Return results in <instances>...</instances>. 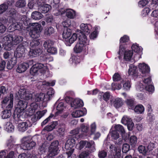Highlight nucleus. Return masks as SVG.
Listing matches in <instances>:
<instances>
[{
    "instance_id": "1",
    "label": "nucleus",
    "mask_w": 158,
    "mask_h": 158,
    "mask_svg": "<svg viewBox=\"0 0 158 158\" xmlns=\"http://www.w3.org/2000/svg\"><path fill=\"white\" fill-rule=\"evenodd\" d=\"M21 21L25 29L31 28L29 34L32 38H36L40 36V32L43 29L40 24L37 23H32L31 19L24 18H22Z\"/></svg>"
},
{
    "instance_id": "2",
    "label": "nucleus",
    "mask_w": 158,
    "mask_h": 158,
    "mask_svg": "<svg viewBox=\"0 0 158 158\" xmlns=\"http://www.w3.org/2000/svg\"><path fill=\"white\" fill-rule=\"evenodd\" d=\"M22 36L19 35L15 36L14 39L11 35H7L4 37L3 38V47L5 49L10 50L13 45L15 44V43L19 44L23 40Z\"/></svg>"
},
{
    "instance_id": "3",
    "label": "nucleus",
    "mask_w": 158,
    "mask_h": 158,
    "mask_svg": "<svg viewBox=\"0 0 158 158\" xmlns=\"http://www.w3.org/2000/svg\"><path fill=\"white\" fill-rule=\"evenodd\" d=\"M21 141V144L18 146L24 150H31L35 147L36 144L31 136L24 137L22 139Z\"/></svg>"
},
{
    "instance_id": "4",
    "label": "nucleus",
    "mask_w": 158,
    "mask_h": 158,
    "mask_svg": "<svg viewBox=\"0 0 158 158\" xmlns=\"http://www.w3.org/2000/svg\"><path fill=\"white\" fill-rule=\"evenodd\" d=\"M48 69V68L44 64L37 63L31 67L30 69V73L31 75L34 76L39 74V72L44 74Z\"/></svg>"
},
{
    "instance_id": "5",
    "label": "nucleus",
    "mask_w": 158,
    "mask_h": 158,
    "mask_svg": "<svg viewBox=\"0 0 158 158\" xmlns=\"http://www.w3.org/2000/svg\"><path fill=\"white\" fill-rule=\"evenodd\" d=\"M79 42L74 48V51L76 53H80L82 51L84 47L87 44V40L86 35H80L78 37Z\"/></svg>"
},
{
    "instance_id": "6",
    "label": "nucleus",
    "mask_w": 158,
    "mask_h": 158,
    "mask_svg": "<svg viewBox=\"0 0 158 158\" xmlns=\"http://www.w3.org/2000/svg\"><path fill=\"white\" fill-rule=\"evenodd\" d=\"M75 143V140L74 138L68 139L65 145V148L67 151L66 153L68 157H70L73 153Z\"/></svg>"
},
{
    "instance_id": "7",
    "label": "nucleus",
    "mask_w": 158,
    "mask_h": 158,
    "mask_svg": "<svg viewBox=\"0 0 158 158\" xmlns=\"http://www.w3.org/2000/svg\"><path fill=\"white\" fill-rule=\"evenodd\" d=\"M59 144L58 140H56L51 143L49 148V153L46 156L48 158H52L53 156L58 154Z\"/></svg>"
},
{
    "instance_id": "8",
    "label": "nucleus",
    "mask_w": 158,
    "mask_h": 158,
    "mask_svg": "<svg viewBox=\"0 0 158 158\" xmlns=\"http://www.w3.org/2000/svg\"><path fill=\"white\" fill-rule=\"evenodd\" d=\"M119 41L120 45L118 54L120 55H121L128 47V43L130 41V38L127 35H124L120 38Z\"/></svg>"
},
{
    "instance_id": "9",
    "label": "nucleus",
    "mask_w": 158,
    "mask_h": 158,
    "mask_svg": "<svg viewBox=\"0 0 158 158\" xmlns=\"http://www.w3.org/2000/svg\"><path fill=\"white\" fill-rule=\"evenodd\" d=\"M154 147V143H150L146 147L143 145H140L138 147V150L139 153L145 156L148 152L152 150Z\"/></svg>"
},
{
    "instance_id": "10",
    "label": "nucleus",
    "mask_w": 158,
    "mask_h": 158,
    "mask_svg": "<svg viewBox=\"0 0 158 158\" xmlns=\"http://www.w3.org/2000/svg\"><path fill=\"white\" fill-rule=\"evenodd\" d=\"M16 12V10L14 8H9L7 11V16L9 18V20L10 23H15L17 20Z\"/></svg>"
},
{
    "instance_id": "11",
    "label": "nucleus",
    "mask_w": 158,
    "mask_h": 158,
    "mask_svg": "<svg viewBox=\"0 0 158 158\" xmlns=\"http://www.w3.org/2000/svg\"><path fill=\"white\" fill-rule=\"evenodd\" d=\"M14 100V96L12 94H10L9 96H6L3 98V100L1 102L2 105V106H5L6 104L9 101V103L6 107L8 108L13 107Z\"/></svg>"
},
{
    "instance_id": "12",
    "label": "nucleus",
    "mask_w": 158,
    "mask_h": 158,
    "mask_svg": "<svg viewBox=\"0 0 158 158\" xmlns=\"http://www.w3.org/2000/svg\"><path fill=\"white\" fill-rule=\"evenodd\" d=\"M32 60L29 61L28 63L23 62L19 64L16 69V71L19 73L25 72L29 68V64H33Z\"/></svg>"
},
{
    "instance_id": "13",
    "label": "nucleus",
    "mask_w": 158,
    "mask_h": 158,
    "mask_svg": "<svg viewBox=\"0 0 158 158\" xmlns=\"http://www.w3.org/2000/svg\"><path fill=\"white\" fill-rule=\"evenodd\" d=\"M43 52V50L40 47H36L34 48H30L29 55L30 57H35L41 55Z\"/></svg>"
},
{
    "instance_id": "14",
    "label": "nucleus",
    "mask_w": 158,
    "mask_h": 158,
    "mask_svg": "<svg viewBox=\"0 0 158 158\" xmlns=\"http://www.w3.org/2000/svg\"><path fill=\"white\" fill-rule=\"evenodd\" d=\"M28 102L24 100H19L15 110L22 113L27 108Z\"/></svg>"
},
{
    "instance_id": "15",
    "label": "nucleus",
    "mask_w": 158,
    "mask_h": 158,
    "mask_svg": "<svg viewBox=\"0 0 158 158\" xmlns=\"http://www.w3.org/2000/svg\"><path fill=\"white\" fill-rule=\"evenodd\" d=\"M6 144L8 148L10 149H16L17 150V148L20 147L18 146L20 145L19 144H15V140L12 136H10V138L7 140Z\"/></svg>"
},
{
    "instance_id": "16",
    "label": "nucleus",
    "mask_w": 158,
    "mask_h": 158,
    "mask_svg": "<svg viewBox=\"0 0 158 158\" xmlns=\"http://www.w3.org/2000/svg\"><path fill=\"white\" fill-rule=\"evenodd\" d=\"M26 48L23 44H19L16 48V51L15 52V55L18 56V58H20L23 56L25 52Z\"/></svg>"
},
{
    "instance_id": "17",
    "label": "nucleus",
    "mask_w": 158,
    "mask_h": 158,
    "mask_svg": "<svg viewBox=\"0 0 158 158\" xmlns=\"http://www.w3.org/2000/svg\"><path fill=\"white\" fill-rule=\"evenodd\" d=\"M59 10L61 14H63L66 12V16L68 18L73 19L76 17V12L73 10L67 11L66 9L61 8Z\"/></svg>"
},
{
    "instance_id": "18",
    "label": "nucleus",
    "mask_w": 158,
    "mask_h": 158,
    "mask_svg": "<svg viewBox=\"0 0 158 158\" xmlns=\"http://www.w3.org/2000/svg\"><path fill=\"white\" fill-rule=\"evenodd\" d=\"M84 106V103L81 99L76 98L73 100L71 102V106L74 109L82 107Z\"/></svg>"
},
{
    "instance_id": "19",
    "label": "nucleus",
    "mask_w": 158,
    "mask_h": 158,
    "mask_svg": "<svg viewBox=\"0 0 158 158\" xmlns=\"http://www.w3.org/2000/svg\"><path fill=\"white\" fill-rule=\"evenodd\" d=\"M80 27L81 31L83 34L82 35L89 34L90 32L91 29L92 28V26L91 24H89L82 23L80 25Z\"/></svg>"
},
{
    "instance_id": "20",
    "label": "nucleus",
    "mask_w": 158,
    "mask_h": 158,
    "mask_svg": "<svg viewBox=\"0 0 158 158\" xmlns=\"http://www.w3.org/2000/svg\"><path fill=\"white\" fill-rule=\"evenodd\" d=\"M32 124H30L29 121L19 123L18 126V128L19 131L23 132L26 130L28 127H30Z\"/></svg>"
},
{
    "instance_id": "21",
    "label": "nucleus",
    "mask_w": 158,
    "mask_h": 158,
    "mask_svg": "<svg viewBox=\"0 0 158 158\" xmlns=\"http://www.w3.org/2000/svg\"><path fill=\"white\" fill-rule=\"evenodd\" d=\"M82 110H76L72 112V116L74 118H78L86 114V110L85 108H82Z\"/></svg>"
},
{
    "instance_id": "22",
    "label": "nucleus",
    "mask_w": 158,
    "mask_h": 158,
    "mask_svg": "<svg viewBox=\"0 0 158 158\" xmlns=\"http://www.w3.org/2000/svg\"><path fill=\"white\" fill-rule=\"evenodd\" d=\"M38 105L36 102H32L30 105V107L28 109V111L26 114H28L30 115H32L37 110Z\"/></svg>"
},
{
    "instance_id": "23",
    "label": "nucleus",
    "mask_w": 158,
    "mask_h": 158,
    "mask_svg": "<svg viewBox=\"0 0 158 158\" xmlns=\"http://www.w3.org/2000/svg\"><path fill=\"white\" fill-rule=\"evenodd\" d=\"M13 107H6L5 110L2 111V117L3 119L9 118L11 115V110Z\"/></svg>"
},
{
    "instance_id": "24",
    "label": "nucleus",
    "mask_w": 158,
    "mask_h": 158,
    "mask_svg": "<svg viewBox=\"0 0 158 158\" xmlns=\"http://www.w3.org/2000/svg\"><path fill=\"white\" fill-rule=\"evenodd\" d=\"M46 97L45 94L41 93L40 94H37L33 97V101L36 102H40L43 101L44 102H48V100H46Z\"/></svg>"
},
{
    "instance_id": "25",
    "label": "nucleus",
    "mask_w": 158,
    "mask_h": 158,
    "mask_svg": "<svg viewBox=\"0 0 158 158\" xmlns=\"http://www.w3.org/2000/svg\"><path fill=\"white\" fill-rule=\"evenodd\" d=\"M139 71L143 74L148 73L150 71V68L147 64L144 63L139 64L138 65Z\"/></svg>"
},
{
    "instance_id": "26",
    "label": "nucleus",
    "mask_w": 158,
    "mask_h": 158,
    "mask_svg": "<svg viewBox=\"0 0 158 158\" xmlns=\"http://www.w3.org/2000/svg\"><path fill=\"white\" fill-rule=\"evenodd\" d=\"M21 113L15 110L14 112L12 115L11 120L13 122V123L17 124L20 120V118Z\"/></svg>"
},
{
    "instance_id": "27",
    "label": "nucleus",
    "mask_w": 158,
    "mask_h": 158,
    "mask_svg": "<svg viewBox=\"0 0 158 158\" xmlns=\"http://www.w3.org/2000/svg\"><path fill=\"white\" fill-rule=\"evenodd\" d=\"M129 75H132L133 77H137L138 76L137 72V68L133 64L129 66L128 71Z\"/></svg>"
},
{
    "instance_id": "28",
    "label": "nucleus",
    "mask_w": 158,
    "mask_h": 158,
    "mask_svg": "<svg viewBox=\"0 0 158 158\" xmlns=\"http://www.w3.org/2000/svg\"><path fill=\"white\" fill-rule=\"evenodd\" d=\"M114 130L117 131V133L120 134L122 137L123 139V136L125 135V132L123 127L121 125H116L114 126Z\"/></svg>"
},
{
    "instance_id": "29",
    "label": "nucleus",
    "mask_w": 158,
    "mask_h": 158,
    "mask_svg": "<svg viewBox=\"0 0 158 158\" xmlns=\"http://www.w3.org/2000/svg\"><path fill=\"white\" fill-rule=\"evenodd\" d=\"M72 34V31L70 28H64L62 34V37L66 41L68 40Z\"/></svg>"
},
{
    "instance_id": "30",
    "label": "nucleus",
    "mask_w": 158,
    "mask_h": 158,
    "mask_svg": "<svg viewBox=\"0 0 158 158\" xmlns=\"http://www.w3.org/2000/svg\"><path fill=\"white\" fill-rule=\"evenodd\" d=\"M123 104V102L122 99L118 98H115L113 102L114 106L116 109L122 106Z\"/></svg>"
},
{
    "instance_id": "31",
    "label": "nucleus",
    "mask_w": 158,
    "mask_h": 158,
    "mask_svg": "<svg viewBox=\"0 0 158 158\" xmlns=\"http://www.w3.org/2000/svg\"><path fill=\"white\" fill-rule=\"evenodd\" d=\"M58 124V121H53L50 125L46 126L43 129L44 131L48 132L50 131L55 129Z\"/></svg>"
},
{
    "instance_id": "32",
    "label": "nucleus",
    "mask_w": 158,
    "mask_h": 158,
    "mask_svg": "<svg viewBox=\"0 0 158 158\" xmlns=\"http://www.w3.org/2000/svg\"><path fill=\"white\" fill-rule=\"evenodd\" d=\"M51 9V6L49 5L45 4L41 6L39 8V10L43 13L48 12Z\"/></svg>"
},
{
    "instance_id": "33",
    "label": "nucleus",
    "mask_w": 158,
    "mask_h": 158,
    "mask_svg": "<svg viewBox=\"0 0 158 158\" xmlns=\"http://www.w3.org/2000/svg\"><path fill=\"white\" fill-rule=\"evenodd\" d=\"M144 107L143 105L138 104L134 107L133 110L136 113L142 114L144 112Z\"/></svg>"
},
{
    "instance_id": "34",
    "label": "nucleus",
    "mask_w": 158,
    "mask_h": 158,
    "mask_svg": "<svg viewBox=\"0 0 158 158\" xmlns=\"http://www.w3.org/2000/svg\"><path fill=\"white\" fill-rule=\"evenodd\" d=\"M43 17L41 12L38 11H34L31 14V17L35 20H39L41 19Z\"/></svg>"
},
{
    "instance_id": "35",
    "label": "nucleus",
    "mask_w": 158,
    "mask_h": 158,
    "mask_svg": "<svg viewBox=\"0 0 158 158\" xmlns=\"http://www.w3.org/2000/svg\"><path fill=\"white\" fill-rule=\"evenodd\" d=\"M55 93L54 90L52 88L49 89L47 92L46 94H45V97H46V100H48L49 101L50 100L52 97V96Z\"/></svg>"
},
{
    "instance_id": "36",
    "label": "nucleus",
    "mask_w": 158,
    "mask_h": 158,
    "mask_svg": "<svg viewBox=\"0 0 158 158\" xmlns=\"http://www.w3.org/2000/svg\"><path fill=\"white\" fill-rule=\"evenodd\" d=\"M40 37V36L36 38H33V39L30 43V46L33 48L36 47H40L38 46L40 44L39 39H38Z\"/></svg>"
},
{
    "instance_id": "37",
    "label": "nucleus",
    "mask_w": 158,
    "mask_h": 158,
    "mask_svg": "<svg viewBox=\"0 0 158 158\" xmlns=\"http://www.w3.org/2000/svg\"><path fill=\"white\" fill-rule=\"evenodd\" d=\"M13 23H14L13 26L15 30L20 31L22 30H25L24 26L23 25L21 20L19 22L16 23L15 22Z\"/></svg>"
},
{
    "instance_id": "38",
    "label": "nucleus",
    "mask_w": 158,
    "mask_h": 158,
    "mask_svg": "<svg viewBox=\"0 0 158 158\" xmlns=\"http://www.w3.org/2000/svg\"><path fill=\"white\" fill-rule=\"evenodd\" d=\"M133 55V52L131 50L125 51L124 53V59L126 61L130 60Z\"/></svg>"
},
{
    "instance_id": "39",
    "label": "nucleus",
    "mask_w": 158,
    "mask_h": 158,
    "mask_svg": "<svg viewBox=\"0 0 158 158\" xmlns=\"http://www.w3.org/2000/svg\"><path fill=\"white\" fill-rule=\"evenodd\" d=\"M21 94L23 95V96L24 98L25 101H33V97L32 95L31 94H26V90L23 92V93H21Z\"/></svg>"
},
{
    "instance_id": "40",
    "label": "nucleus",
    "mask_w": 158,
    "mask_h": 158,
    "mask_svg": "<svg viewBox=\"0 0 158 158\" xmlns=\"http://www.w3.org/2000/svg\"><path fill=\"white\" fill-rule=\"evenodd\" d=\"M26 4L25 0H18L15 4V6L19 8H21L25 7Z\"/></svg>"
},
{
    "instance_id": "41",
    "label": "nucleus",
    "mask_w": 158,
    "mask_h": 158,
    "mask_svg": "<svg viewBox=\"0 0 158 158\" xmlns=\"http://www.w3.org/2000/svg\"><path fill=\"white\" fill-rule=\"evenodd\" d=\"M73 93V92L71 91H68L66 92V96L65 97L64 99L67 103H71V102L73 100V98L69 96L70 95H72Z\"/></svg>"
},
{
    "instance_id": "42",
    "label": "nucleus",
    "mask_w": 158,
    "mask_h": 158,
    "mask_svg": "<svg viewBox=\"0 0 158 158\" xmlns=\"http://www.w3.org/2000/svg\"><path fill=\"white\" fill-rule=\"evenodd\" d=\"M54 44L53 42L50 40H47L45 41L43 45L45 48L47 50Z\"/></svg>"
},
{
    "instance_id": "43",
    "label": "nucleus",
    "mask_w": 158,
    "mask_h": 158,
    "mask_svg": "<svg viewBox=\"0 0 158 158\" xmlns=\"http://www.w3.org/2000/svg\"><path fill=\"white\" fill-rule=\"evenodd\" d=\"M70 61H72L73 64H74L75 65L80 63L81 62V59L78 57L76 56H72L69 59Z\"/></svg>"
},
{
    "instance_id": "44",
    "label": "nucleus",
    "mask_w": 158,
    "mask_h": 158,
    "mask_svg": "<svg viewBox=\"0 0 158 158\" xmlns=\"http://www.w3.org/2000/svg\"><path fill=\"white\" fill-rule=\"evenodd\" d=\"M54 30L53 27L50 26L45 28L44 31V34L45 35L50 36L51 34L53 33Z\"/></svg>"
},
{
    "instance_id": "45",
    "label": "nucleus",
    "mask_w": 158,
    "mask_h": 158,
    "mask_svg": "<svg viewBox=\"0 0 158 158\" xmlns=\"http://www.w3.org/2000/svg\"><path fill=\"white\" fill-rule=\"evenodd\" d=\"M131 49L133 52L139 53L141 51V47H139V44L135 43L133 44L131 46Z\"/></svg>"
},
{
    "instance_id": "46",
    "label": "nucleus",
    "mask_w": 158,
    "mask_h": 158,
    "mask_svg": "<svg viewBox=\"0 0 158 158\" xmlns=\"http://www.w3.org/2000/svg\"><path fill=\"white\" fill-rule=\"evenodd\" d=\"M126 103L130 108L133 110L134 107V100L132 99H127L126 101Z\"/></svg>"
},
{
    "instance_id": "47",
    "label": "nucleus",
    "mask_w": 158,
    "mask_h": 158,
    "mask_svg": "<svg viewBox=\"0 0 158 158\" xmlns=\"http://www.w3.org/2000/svg\"><path fill=\"white\" fill-rule=\"evenodd\" d=\"M6 129L9 132H11L14 131V126L12 123L7 122L6 125Z\"/></svg>"
},
{
    "instance_id": "48",
    "label": "nucleus",
    "mask_w": 158,
    "mask_h": 158,
    "mask_svg": "<svg viewBox=\"0 0 158 158\" xmlns=\"http://www.w3.org/2000/svg\"><path fill=\"white\" fill-rule=\"evenodd\" d=\"M58 134L60 136H63L64 134L65 131V126L64 125H62L60 126L58 128V130H56Z\"/></svg>"
},
{
    "instance_id": "49",
    "label": "nucleus",
    "mask_w": 158,
    "mask_h": 158,
    "mask_svg": "<svg viewBox=\"0 0 158 158\" xmlns=\"http://www.w3.org/2000/svg\"><path fill=\"white\" fill-rule=\"evenodd\" d=\"M129 141L131 145L135 146L137 143V138L135 135L131 136L130 138Z\"/></svg>"
},
{
    "instance_id": "50",
    "label": "nucleus",
    "mask_w": 158,
    "mask_h": 158,
    "mask_svg": "<svg viewBox=\"0 0 158 158\" xmlns=\"http://www.w3.org/2000/svg\"><path fill=\"white\" fill-rule=\"evenodd\" d=\"M27 114V116H31V122L30 123V124L33 125H35L36 124L35 122H36L37 120L38 119L37 116H36V114H33L32 115H28V114Z\"/></svg>"
},
{
    "instance_id": "51",
    "label": "nucleus",
    "mask_w": 158,
    "mask_h": 158,
    "mask_svg": "<svg viewBox=\"0 0 158 158\" xmlns=\"http://www.w3.org/2000/svg\"><path fill=\"white\" fill-rule=\"evenodd\" d=\"M8 8V5L5 3H3L0 5V15L5 12Z\"/></svg>"
},
{
    "instance_id": "52",
    "label": "nucleus",
    "mask_w": 158,
    "mask_h": 158,
    "mask_svg": "<svg viewBox=\"0 0 158 158\" xmlns=\"http://www.w3.org/2000/svg\"><path fill=\"white\" fill-rule=\"evenodd\" d=\"M107 156V152L105 150H99L98 152L99 158H105Z\"/></svg>"
},
{
    "instance_id": "53",
    "label": "nucleus",
    "mask_w": 158,
    "mask_h": 158,
    "mask_svg": "<svg viewBox=\"0 0 158 158\" xmlns=\"http://www.w3.org/2000/svg\"><path fill=\"white\" fill-rule=\"evenodd\" d=\"M64 28H70L71 27V22L70 19H67L64 21L62 23Z\"/></svg>"
},
{
    "instance_id": "54",
    "label": "nucleus",
    "mask_w": 158,
    "mask_h": 158,
    "mask_svg": "<svg viewBox=\"0 0 158 158\" xmlns=\"http://www.w3.org/2000/svg\"><path fill=\"white\" fill-rule=\"evenodd\" d=\"M130 146L128 143H124L123 145L122 151L123 153H127L130 149Z\"/></svg>"
},
{
    "instance_id": "55",
    "label": "nucleus",
    "mask_w": 158,
    "mask_h": 158,
    "mask_svg": "<svg viewBox=\"0 0 158 158\" xmlns=\"http://www.w3.org/2000/svg\"><path fill=\"white\" fill-rule=\"evenodd\" d=\"M123 88L124 89L127 90H129L131 86V81L129 80L126 81L123 84Z\"/></svg>"
},
{
    "instance_id": "56",
    "label": "nucleus",
    "mask_w": 158,
    "mask_h": 158,
    "mask_svg": "<svg viewBox=\"0 0 158 158\" xmlns=\"http://www.w3.org/2000/svg\"><path fill=\"white\" fill-rule=\"evenodd\" d=\"M158 5V0H152L149 6L152 9L156 8Z\"/></svg>"
},
{
    "instance_id": "57",
    "label": "nucleus",
    "mask_w": 158,
    "mask_h": 158,
    "mask_svg": "<svg viewBox=\"0 0 158 158\" xmlns=\"http://www.w3.org/2000/svg\"><path fill=\"white\" fill-rule=\"evenodd\" d=\"M110 134L112 139H117L119 137V134L114 130L112 131Z\"/></svg>"
},
{
    "instance_id": "58",
    "label": "nucleus",
    "mask_w": 158,
    "mask_h": 158,
    "mask_svg": "<svg viewBox=\"0 0 158 158\" xmlns=\"http://www.w3.org/2000/svg\"><path fill=\"white\" fill-rule=\"evenodd\" d=\"M113 79L114 81H118L121 79L120 75L118 73H115L113 76Z\"/></svg>"
},
{
    "instance_id": "59",
    "label": "nucleus",
    "mask_w": 158,
    "mask_h": 158,
    "mask_svg": "<svg viewBox=\"0 0 158 158\" xmlns=\"http://www.w3.org/2000/svg\"><path fill=\"white\" fill-rule=\"evenodd\" d=\"M89 125L85 126L84 124H82L81 127V131L85 133H87L89 131Z\"/></svg>"
},
{
    "instance_id": "60",
    "label": "nucleus",
    "mask_w": 158,
    "mask_h": 158,
    "mask_svg": "<svg viewBox=\"0 0 158 158\" xmlns=\"http://www.w3.org/2000/svg\"><path fill=\"white\" fill-rule=\"evenodd\" d=\"M18 58H19L18 56L15 55V53L14 56L11 57L8 61H10L11 64L15 66L16 64Z\"/></svg>"
},
{
    "instance_id": "61",
    "label": "nucleus",
    "mask_w": 158,
    "mask_h": 158,
    "mask_svg": "<svg viewBox=\"0 0 158 158\" xmlns=\"http://www.w3.org/2000/svg\"><path fill=\"white\" fill-rule=\"evenodd\" d=\"M47 51L48 53L51 54H54L57 53V50L56 48L52 46L49 48H48L47 50Z\"/></svg>"
},
{
    "instance_id": "62",
    "label": "nucleus",
    "mask_w": 158,
    "mask_h": 158,
    "mask_svg": "<svg viewBox=\"0 0 158 158\" xmlns=\"http://www.w3.org/2000/svg\"><path fill=\"white\" fill-rule=\"evenodd\" d=\"M77 34L74 33L73 34L71 37L70 39H69L68 40L70 44H72L77 40Z\"/></svg>"
},
{
    "instance_id": "63",
    "label": "nucleus",
    "mask_w": 158,
    "mask_h": 158,
    "mask_svg": "<svg viewBox=\"0 0 158 158\" xmlns=\"http://www.w3.org/2000/svg\"><path fill=\"white\" fill-rule=\"evenodd\" d=\"M89 155V153L88 152H83L79 155L78 158H88Z\"/></svg>"
},
{
    "instance_id": "64",
    "label": "nucleus",
    "mask_w": 158,
    "mask_h": 158,
    "mask_svg": "<svg viewBox=\"0 0 158 158\" xmlns=\"http://www.w3.org/2000/svg\"><path fill=\"white\" fill-rule=\"evenodd\" d=\"M115 151V154L114 155V158H120L121 157V150L120 149H117L116 148H115L114 149Z\"/></svg>"
}]
</instances>
